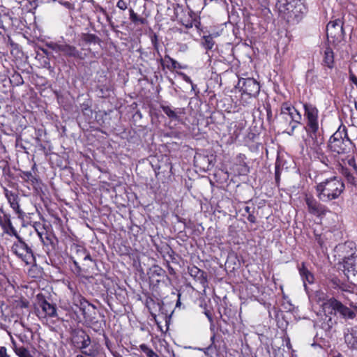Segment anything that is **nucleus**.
I'll use <instances>...</instances> for the list:
<instances>
[{"label": "nucleus", "instance_id": "obj_38", "mask_svg": "<svg viewBox=\"0 0 357 357\" xmlns=\"http://www.w3.org/2000/svg\"><path fill=\"white\" fill-rule=\"evenodd\" d=\"M13 77H16L17 81L19 84L23 83L22 77H21V75L20 74H16L15 75L13 76Z\"/></svg>", "mask_w": 357, "mask_h": 357}, {"label": "nucleus", "instance_id": "obj_1", "mask_svg": "<svg viewBox=\"0 0 357 357\" xmlns=\"http://www.w3.org/2000/svg\"><path fill=\"white\" fill-rule=\"evenodd\" d=\"M277 8L282 18L290 24H296L307 12L305 0H278Z\"/></svg>", "mask_w": 357, "mask_h": 357}, {"label": "nucleus", "instance_id": "obj_50", "mask_svg": "<svg viewBox=\"0 0 357 357\" xmlns=\"http://www.w3.org/2000/svg\"><path fill=\"white\" fill-rule=\"evenodd\" d=\"M107 20H109V17L107 15Z\"/></svg>", "mask_w": 357, "mask_h": 357}, {"label": "nucleus", "instance_id": "obj_14", "mask_svg": "<svg viewBox=\"0 0 357 357\" xmlns=\"http://www.w3.org/2000/svg\"><path fill=\"white\" fill-rule=\"evenodd\" d=\"M290 105L287 103H284L281 106V112L280 114V118L282 121L281 122L282 123L283 127L284 128L286 125H289L287 128H291V116L290 114Z\"/></svg>", "mask_w": 357, "mask_h": 357}, {"label": "nucleus", "instance_id": "obj_20", "mask_svg": "<svg viewBox=\"0 0 357 357\" xmlns=\"http://www.w3.org/2000/svg\"><path fill=\"white\" fill-rule=\"evenodd\" d=\"M1 227L3 229L4 233L7 234L8 235L13 236L15 237V238L20 236L15 228L13 226L9 218H4V222L1 225Z\"/></svg>", "mask_w": 357, "mask_h": 357}, {"label": "nucleus", "instance_id": "obj_35", "mask_svg": "<svg viewBox=\"0 0 357 357\" xmlns=\"http://www.w3.org/2000/svg\"><path fill=\"white\" fill-rule=\"evenodd\" d=\"M0 357H10L8 354H7V350H6V348L4 347H1L0 348Z\"/></svg>", "mask_w": 357, "mask_h": 357}, {"label": "nucleus", "instance_id": "obj_43", "mask_svg": "<svg viewBox=\"0 0 357 357\" xmlns=\"http://www.w3.org/2000/svg\"><path fill=\"white\" fill-rule=\"evenodd\" d=\"M245 212H247L248 214L252 213L250 212V208L249 206H245Z\"/></svg>", "mask_w": 357, "mask_h": 357}, {"label": "nucleus", "instance_id": "obj_48", "mask_svg": "<svg viewBox=\"0 0 357 357\" xmlns=\"http://www.w3.org/2000/svg\"><path fill=\"white\" fill-rule=\"evenodd\" d=\"M77 357H86V356H84L83 355H77Z\"/></svg>", "mask_w": 357, "mask_h": 357}, {"label": "nucleus", "instance_id": "obj_11", "mask_svg": "<svg viewBox=\"0 0 357 357\" xmlns=\"http://www.w3.org/2000/svg\"><path fill=\"white\" fill-rule=\"evenodd\" d=\"M305 202L307 206V209L310 213L320 217L325 215L329 210L326 206L318 202L313 197L306 196Z\"/></svg>", "mask_w": 357, "mask_h": 357}, {"label": "nucleus", "instance_id": "obj_45", "mask_svg": "<svg viewBox=\"0 0 357 357\" xmlns=\"http://www.w3.org/2000/svg\"><path fill=\"white\" fill-rule=\"evenodd\" d=\"M214 339H215V335H213L211 337V340L212 341V342H214Z\"/></svg>", "mask_w": 357, "mask_h": 357}, {"label": "nucleus", "instance_id": "obj_7", "mask_svg": "<svg viewBox=\"0 0 357 357\" xmlns=\"http://www.w3.org/2000/svg\"><path fill=\"white\" fill-rule=\"evenodd\" d=\"M35 310L36 315L40 319L57 316L55 305L49 303L42 294L37 295Z\"/></svg>", "mask_w": 357, "mask_h": 357}, {"label": "nucleus", "instance_id": "obj_2", "mask_svg": "<svg viewBox=\"0 0 357 357\" xmlns=\"http://www.w3.org/2000/svg\"><path fill=\"white\" fill-rule=\"evenodd\" d=\"M344 188V182L336 176L326 179L316 186L317 197L324 202L336 199L343 192Z\"/></svg>", "mask_w": 357, "mask_h": 357}, {"label": "nucleus", "instance_id": "obj_18", "mask_svg": "<svg viewBox=\"0 0 357 357\" xmlns=\"http://www.w3.org/2000/svg\"><path fill=\"white\" fill-rule=\"evenodd\" d=\"M149 279L152 282H160V278L165 275V271L158 266H154L150 269L149 273Z\"/></svg>", "mask_w": 357, "mask_h": 357}, {"label": "nucleus", "instance_id": "obj_40", "mask_svg": "<svg viewBox=\"0 0 357 357\" xmlns=\"http://www.w3.org/2000/svg\"><path fill=\"white\" fill-rule=\"evenodd\" d=\"M205 314L207 317V318L208 319L209 321L212 323L213 318H212L211 313L209 312L206 311V312H205Z\"/></svg>", "mask_w": 357, "mask_h": 357}, {"label": "nucleus", "instance_id": "obj_30", "mask_svg": "<svg viewBox=\"0 0 357 357\" xmlns=\"http://www.w3.org/2000/svg\"><path fill=\"white\" fill-rule=\"evenodd\" d=\"M10 206L13 208V209L19 215V216H22L24 215L23 211L21 210L18 202L13 199V201L10 200Z\"/></svg>", "mask_w": 357, "mask_h": 357}, {"label": "nucleus", "instance_id": "obj_9", "mask_svg": "<svg viewBox=\"0 0 357 357\" xmlns=\"http://www.w3.org/2000/svg\"><path fill=\"white\" fill-rule=\"evenodd\" d=\"M343 268L344 273L348 280H350L351 283H355L357 275V255L353 253L350 256L346 257L343 261Z\"/></svg>", "mask_w": 357, "mask_h": 357}, {"label": "nucleus", "instance_id": "obj_37", "mask_svg": "<svg viewBox=\"0 0 357 357\" xmlns=\"http://www.w3.org/2000/svg\"><path fill=\"white\" fill-rule=\"evenodd\" d=\"M247 219L249 222L252 223H255L256 222V218L252 213L248 214Z\"/></svg>", "mask_w": 357, "mask_h": 357}, {"label": "nucleus", "instance_id": "obj_27", "mask_svg": "<svg viewBox=\"0 0 357 357\" xmlns=\"http://www.w3.org/2000/svg\"><path fill=\"white\" fill-rule=\"evenodd\" d=\"M139 348L147 356V357H159V356L152 349L145 344H140Z\"/></svg>", "mask_w": 357, "mask_h": 357}, {"label": "nucleus", "instance_id": "obj_46", "mask_svg": "<svg viewBox=\"0 0 357 357\" xmlns=\"http://www.w3.org/2000/svg\"><path fill=\"white\" fill-rule=\"evenodd\" d=\"M171 61H172V64H174V65L176 63V61H174V60H173V59H171Z\"/></svg>", "mask_w": 357, "mask_h": 357}, {"label": "nucleus", "instance_id": "obj_31", "mask_svg": "<svg viewBox=\"0 0 357 357\" xmlns=\"http://www.w3.org/2000/svg\"><path fill=\"white\" fill-rule=\"evenodd\" d=\"M91 328L95 332H97V333H100L102 331H103L102 324L100 321H93L91 324Z\"/></svg>", "mask_w": 357, "mask_h": 357}, {"label": "nucleus", "instance_id": "obj_39", "mask_svg": "<svg viewBox=\"0 0 357 357\" xmlns=\"http://www.w3.org/2000/svg\"><path fill=\"white\" fill-rule=\"evenodd\" d=\"M275 180L278 181L279 179H280V172H279V170L277 167V166L275 167Z\"/></svg>", "mask_w": 357, "mask_h": 357}, {"label": "nucleus", "instance_id": "obj_47", "mask_svg": "<svg viewBox=\"0 0 357 357\" xmlns=\"http://www.w3.org/2000/svg\"><path fill=\"white\" fill-rule=\"evenodd\" d=\"M354 311L355 312V315H356L357 314V307H356Z\"/></svg>", "mask_w": 357, "mask_h": 357}, {"label": "nucleus", "instance_id": "obj_25", "mask_svg": "<svg viewBox=\"0 0 357 357\" xmlns=\"http://www.w3.org/2000/svg\"><path fill=\"white\" fill-rule=\"evenodd\" d=\"M130 13V19L134 24L139 23L141 24H145L147 22V20L145 18L139 17L137 13H135L133 9L130 8L129 10Z\"/></svg>", "mask_w": 357, "mask_h": 357}, {"label": "nucleus", "instance_id": "obj_13", "mask_svg": "<svg viewBox=\"0 0 357 357\" xmlns=\"http://www.w3.org/2000/svg\"><path fill=\"white\" fill-rule=\"evenodd\" d=\"M188 273L191 277L198 281L203 287L207 284L206 273L195 266L188 268Z\"/></svg>", "mask_w": 357, "mask_h": 357}, {"label": "nucleus", "instance_id": "obj_3", "mask_svg": "<svg viewBox=\"0 0 357 357\" xmlns=\"http://www.w3.org/2000/svg\"><path fill=\"white\" fill-rule=\"evenodd\" d=\"M328 146L332 152L337 154H346L351 151L354 145L345 126L340 127L330 137Z\"/></svg>", "mask_w": 357, "mask_h": 357}, {"label": "nucleus", "instance_id": "obj_10", "mask_svg": "<svg viewBox=\"0 0 357 357\" xmlns=\"http://www.w3.org/2000/svg\"><path fill=\"white\" fill-rule=\"evenodd\" d=\"M238 86L243 93L250 97L256 96L260 91L259 84L253 78H240Z\"/></svg>", "mask_w": 357, "mask_h": 357}, {"label": "nucleus", "instance_id": "obj_26", "mask_svg": "<svg viewBox=\"0 0 357 357\" xmlns=\"http://www.w3.org/2000/svg\"><path fill=\"white\" fill-rule=\"evenodd\" d=\"M203 46L207 50H211L214 46L215 42L213 40V38L211 36H206L203 38Z\"/></svg>", "mask_w": 357, "mask_h": 357}, {"label": "nucleus", "instance_id": "obj_24", "mask_svg": "<svg viewBox=\"0 0 357 357\" xmlns=\"http://www.w3.org/2000/svg\"><path fill=\"white\" fill-rule=\"evenodd\" d=\"M77 337L82 340L81 349L87 348L91 344V338L84 331L77 332Z\"/></svg>", "mask_w": 357, "mask_h": 357}, {"label": "nucleus", "instance_id": "obj_23", "mask_svg": "<svg viewBox=\"0 0 357 357\" xmlns=\"http://www.w3.org/2000/svg\"><path fill=\"white\" fill-rule=\"evenodd\" d=\"M324 63L329 68H333L334 54L331 48L326 47L324 51Z\"/></svg>", "mask_w": 357, "mask_h": 357}, {"label": "nucleus", "instance_id": "obj_8", "mask_svg": "<svg viewBox=\"0 0 357 357\" xmlns=\"http://www.w3.org/2000/svg\"><path fill=\"white\" fill-rule=\"evenodd\" d=\"M327 38L330 43L338 44L344 38L343 22L340 19L331 21L326 26Z\"/></svg>", "mask_w": 357, "mask_h": 357}, {"label": "nucleus", "instance_id": "obj_34", "mask_svg": "<svg viewBox=\"0 0 357 357\" xmlns=\"http://www.w3.org/2000/svg\"><path fill=\"white\" fill-rule=\"evenodd\" d=\"M116 6L122 10H125L128 8V3L123 0H119Z\"/></svg>", "mask_w": 357, "mask_h": 357}, {"label": "nucleus", "instance_id": "obj_42", "mask_svg": "<svg viewBox=\"0 0 357 357\" xmlns=\"http://www.w3.org/2000/svg\"><path fill=\"white\" fill-rule=\"evenodd\" d=\"M84 260H90V261H91L92 259H91V257L90 255L87 254V255H86L84 256Z\"/></svg>", "mask_w": 357, "mask_h": 357}, {"label": "nucleus", "instance_id": "obj_5", "mask_svg": "<svg viewBox=\"0 0 357 357\" xmlns=\"http://www.w3.org/2000/svg\"><path fill=\"white\" fill-rule=\"evenodd\" d=\"M11 246V252L26 265L34 264L36 259L33 251L21 236L16 238Z\"/></svg>", "mask_w": 357, "mask_h": 357}, {"label": "nucleus", "instance_id": "obj_21", "mask_svg": "<svg viewBox=\"0 0 357 357\" xmlns=\"http://www.w3.org/2000/svg\"><path fill=\"white\" fill-rule=\"evenodd\" d=\"M60 50V52H61L65 56L74 58L80 57L79 52L74 46H71L68 44H61Z\"/></svg>", "mask_w": 357, "mask_h": 357}, {"label": "nucleus", "instance_id": "obj_19", "mask_svg": "<svg viewBox=\"0 0 357 357\" xmlns=\"http://www.w3.org/2000/svg\"><path fill=\"white\" fill-rule=\"evenodd\" d=\"M340 173L346 178L348 183L353 186H357V174L351 172L349 168L342 167Z\"/></svg>", "mask_w": 357, "mask_h": 357}, {"label": "nucleus", "instance_id": "obj_22", "mask_svg": "<svg viewBox=\"0 0 357 357\" xmlns=\"http://www.w3.org/2000/svg\"><path fill=\"white\" fill-rule=\"evenodd\" d=\"M299 272L303 281L304 287L305 289H307V282L312 284L314 282V276L304 266L299 269Z\"/></svg>", "mask_w": 357, "mask_h": 357}, {"label": "nucleus", "instance_id": "obj_32", "mask_svg": "<svg viewBox=\"0 0 357 357\" xmlns=\"http://www.w3.org/2000/svg\"><path fill=\"white\" fill-rule=\"evenodd\" d=\"M348 165L350 167L349 169L351 172H354V173L357 174V165L354 158H351L348 160Z\"/></svg>", "mask_w": 357, "mask_h": 357}, {"label": "nucleus", "instance_id": "obj_33", "mask_svg": "<svg viewBox=\"0 0 357 357\" xmlns=\"http://www.w3.org/2000/svg\"><path fill=\"white\" fill-rule=\"evenodd\" d=\"M47 45L49 48H50L51 50H52L53 51H54L56 52H60V51H61L60 48L61 47V44L50 43H48Z\"/></svg>", "mask_w": 357, "mask_h": 357}, {"label": "nucleus", "instance_id": "obj_29", "mask_svg": "<svg viewBox=\"0 0 357 357\" xmlns=\"http://www.w3.org/2000/svg\"><path fill=\"white\" fill-rule=\"evenodd\" d=\"M21 178L27 182H31L32 184L37 181L36 177L30 172H22Z\"/></svg>", "mask_w": 357, "mask_h": 357}, {"label": "nucleus", "instance_id": "obj_49", "mask_svg": "<svg viewBox=\"0 0 357 357\" xmlns=\"http://www.w3.org/2000/svg\"><path fill=\"white\" fill-rule=\"evenodd\" d=\"M355 107H356V109L357 110V101L355 102Z\"/></svg>", "mask_w": 357, "mask_h": 357}, {"label": "nucleus", "instance_id": "obj_41", "mask_svg": "<svg viewBox=\"0 0 357 357\" xmlns=\"http://www.w3.org/2000/svg\"><path fill=\"white\" fill-rule=\"evenodd\" d=\"M185 80L187 82L190 83V84H192V89H194V84H192L191 79H190L189 77L185 76Z\"/></svg>", "mask_w": 357, "mask_h": 357}, {"label": "nucleus", "instance_id": "obj_28", "mask_svg": "<svg viewBox=\"0 0 357 357\" xmlns=\"http://www.w3.org/2000/svg\"><path fill=\"white\" fill-rule=\"evenodd\" d=\"M82 40L86 43H96L99 41L98 37L92 33L83 34Z\"/></svg>", "mask_w": 357, "mask_h": 357}, {"label": "nucleus", "instance_id": "obj_6", "mask_svg": "<svg viewBox=\"0 0 357 357\" xmlns=\"http://www.w3.org/2000/svg\"><path fill=\"white\" fill-rule=\"evenodd\" d=\"M304 116L307 120V132H310L312 137H316L319 130V111L312 105L305 103L303 105Z\"/></svg>", "mask_w": 357, "mask_h": 357}, {"label": "nucleus", "instance_id": "obj_4", "mask_svg": "<svg viewBox=\"0 0 357 357\" xmlns=\"http://www.w3.org/2000/svg\"><path fill=\"white\" fill-rule=\"evenodd\" d=\"M325 314L330 315L340 314L344 319H354L355 312L334 298L326 300L322 304Z\"/></svg>", "mask_w": 357, "mask_h": 357}, {"label": "nucleus", "instance_id": "obj_16", "mask_svg": "<svg viewBox=\"0 0 357 357\" xmlns=\"http://www.w3.org/2000/svg\"><path fill=\"white\" fill-rule=\"evenodd\" d=\"M160 108L170 119L174 121H179L180 115L183 113L181 109H174L169 105H160Z\"/></svg>", "mask_w": 357, "mask_h": 357}, {"label": "nucleus", "instance_id": "obj_12", "mask_svg": "<svg viewBox=\"0 0 357 357\" xmlns=\"http://www.w3.org/2000/svg\"><path fill=\"white\" fill-rule=\"evenodd\" d=\"M290 114L291 116V128H285L284 132L289 135H292L298 125L301 123L302 119L301 114L294 107L290 106Z\"/></svg>", "mask_w": 357, "mask_h": 357}, {"label": "nucleus", "instance_id": "obj_15", "mask_svg": "<svg viewBox=\"0 0 357 357\" xmlns=\"http://www.w3.org/2000/svg\"><path fill=\"white\" fill-rule=\"evenodd\" d=\"M37 234L44 245H51L54 248L55 241L56 238L51 233H48L47 231H39L36 229Z\"/></svg>", "mask_w": 357, "mask_h": 357}, {"label": "nucleus", "instance_id": "obj_17", "mask_svg": "<svg viewBox=\"0 0 357 357\" xmlns=\"http://www.w3.org/2000/svg\"><path fill=\"white\" fill-rule=\"evenodd\" d=\"M345 342L351 349L357 350V328H352L351 331L344 335Z\"/></svg>", "mask_w": 357, "mask_h": 357}, {"label": "nucleus", "instance_id": "obj_44", "mask_svg": "<svg viewBox=\"0 0 357 357\" xmlns=\"http://www.w3.org/2000/svg\"><path fill=\"white\" fill-rule=\"evenodd\" d=\"M100 10L105 15H107L105 10L103 8H100Z\"/></svg>", "mask_w": 357, "mask_h": 357}, {"label": "nucleus", "instance_id": "obj_36", "mask_svg": "<svg viewBox=\"0 0 357 357\" xmlns=\"http://www.w3.org/2000/svg\"><path fill=\"white\" fill-rule=\"evenodd\" d=\"M315 241L317 242V243L322 247L324 244V240L321 235H315Z\"/></svg>", "mask_w": 357, "mask_h": 357}]
</instances>
